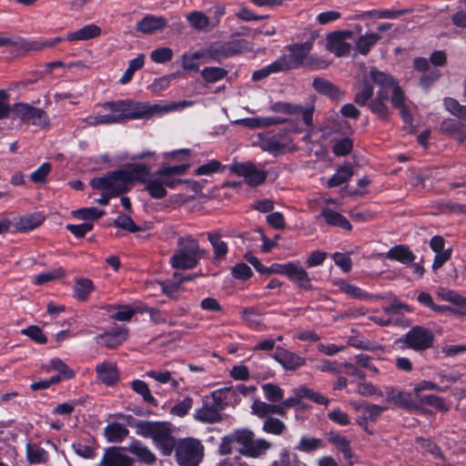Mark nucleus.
<instances>
[{
  "label": "nucleus",
  "mask_w": 466,
  "mask_h": 466,
  "mask_svg": "<svg viewBox=\"0 0 466 466\" xmlns=\"http://www.w3.org/2000/svg\"><path fill=\"white\" fill-rule=\"evenodd\" d=\"M237 443L239 454L258 459L267 454L272 448V443L264 438H255V433L248 429L235 431L233 433L222 438L218 447L221 455L230 454L232 452V445Z\"/></svg>",
  "instance_id": "f257e3e1"
},
{
  "label": "nucleus",
  "mask_w": 466,
  "mask_h": 466,
  "mask_svg": "<svg viewBox=\"0 0 466 466\" xmlns=\"http://www.w3.org/2000/svg\"><path fill=\"white\" fill-rule=\"evenodd\" d=\"M207 251L200 248L198 241L192 236L180 237L177 248L170 258V265L177 269H191L198 266Z\"/></svg>",
  "instance_id": "f03ea898"
},
{
  "label": "nucleus",
  "mask_w": 466,
  "mask_h": 466,
  "mask_svg": "<svg viewBox=\"0 0 466 466\" xmlns=\"http://www.w3.org/2000/svg\"><path fill=\"white\" fill-rule=\"evenodd\" d=\"M314 39L315 36L311 35L310 39L305 43L289 46L287 49L289 54L283 55L277 59L281 71H288L300 66H309L312 68L322 67L320 66L321 62H319L318 58L309 55L313 46Z\"/></svg>",
  "instance_id": "7ed1b4c3"
},
{
  "label": "nucleus",
  "mask_w": 466,
  "mask_h": 466,
  "mask_svg": "<svg viewBox=\"0 0 466 466\" xmlns=\"http://www.w3.org/2000/svg\"><path fill=\"white\" fill-rule=\"evenodd\" d=\"M226 394L223 390H216L205 396L202 406L195 410L194 418L203 423H218L223 420L221 411L227 407Z\"/></svg>",
  "instance_id": "20e7f679"
},
{
  "label": "nucleus",
  "mask_w": 466,
  "mask_h": 466,
  "mask_svg": "<svg viewBox=\"0 0 466 466\" xmlns=\"http://www.w3.org/2000/svg\"><path fill=\"white\" fill-rule=\"evenodd\" d=\"M370 77L374 84L380 86L377 96L369 104L370 109L380 118L386 119L389 116L387 101L389 99V87L393 86V77L387 73L370 67Z\"/></svg>",
  "instance_id": "39448f33"
},
{
  "label": "nucleus",
  "mask_w": 466,
  "mask_h": 466,
  "mask_svg": "<svg viewBox=\"0 0 466 466\" xmlns=\"http://www.w3.org/2000/svg\"><path fill=\"white\" fill-rule=\"evenodd\" d=\"M253 50V44L247 39H235L228 42L214 43L206 50V55L215 61H219Z\"/></svg>",
  "instance_id": "423d86ee"
},
{
  "label": "nucleus",
  "mask_w": 466,
  "mask_h": 466,
  "mask_svg": "<svg viewBox=\"0 0 466 466\" xmlns=\"http://www.w3.org/2000/svg\"><path fill=\"white\" fill-rule=\"evenodd\" d=\"M175 449L176 459L180 466H198L203 459L204 446L197 439L180 440Z\"/></svg>",
  "instance_id": "0eeeda50"
},
{
  "label": "nucleus",
  "mask_w": 466,
  "mask_h": 466,
  "mask_svg": "<svg viewBox=\"0 0 466 466\" xmlns=\"http://www.w3.org/2000/svg\"><path fill=\"white\" fill-rule=\"evenodd\" d=\"M434 336L431 329L415 326L406 334L400 338L397 343L401 349H410L415 351H421L432 347Z\"/></svg>",
  "instance_id": "6e6552de"
},
{
  "label": "nucleus",
  "mask_w": 466,
  "mask_h": 466,
  "mask_svg": "<svg viewBox=\"0 0 466 466\" xmlns=\"http://www.w3.org/2000/svg\"><path fill=\"white\" fill-rule=\"evenodd\" d=\"M125 106L126 105L124 100L105 103L102 106V108L108 113L97 116H89L86 117L84 121L88 126L122 123L127 120Z\"/></svg>",
  "instance_id": "1a4fd4ad"
},
{
  "label": "nucleus",
  "mask_w": 466,
  "mask_h": 466,
  "mask_svg": "<svg viewBox=\"0 0 466 466\" xmlns=\"http://www.w3.org/2000/svg\"><path fill=\"white\" fill-rule=\"evenodd\" d=\"M93 188L106 192L116 197L129 189L127 179L122 170L114 171L105 177L93 178L90 182Z\"/></svg>",
  "instance_id": "9d476101"
},
{
  "label": "nucleus",
  "mask_w": 466,
  "mask_h": 466,
  "mask_svg": "<svg viewBox=\"0 0 466 466\" xmlns=\"http://www.w3.org/2000/svg\"><path fill=\"white\" fill-rule=\"evenodd\" d=\"M14 118L20 119L23 123L46 127L49 126L47 114L41 108L35 107L25 103H16L12 106Z\"/></svg>",
  "instance_id": "9b49d317"
},
{
  "label": "nucleus",
  "mask_w": 466,
  "mask_h": 466,
  "mask_svg": "<svg viewBox=\"0 0 466 466\" xmlns=\"http://www.w3.org/2000/svg\"><path fill=\"white\" fill-rule=\"evenodd\" d=\"M258 144L263 151L277 156L289 147L291 139L286 131H281L270 136L259 135Z\"/></svg>",
  "instance_id": "f8f14e48"
},
{
  "label": "nucleus",
  "mask_w": 466,
  "mask_h": 466,
  "mask_svg": "<svg viewBox=\"0 0 466 466\" xmlns=\"http://www.w3.org/2000/svg\"><path fill=\"white\" fill-rule=\"evenodd\" d=\"M150 439L165 456H169L175 449L176 440L167 422L157 421Z\"/></svg>",
  "instance_id": "ddd939ff"
},
{
  "label": "nucleus",
  "mask_w": 466,
  "mask_h": 466,
  "mask_svg": "<svg viewBox=\"0 0 466 466\" xmlns=\"http://www.w3.org/2000/svg\"><path fill=\"white\" fill-rule=\"evenodd\" d=\"M230 169L238 176L243 177L246 183L251 187L262 184L267 178L266 171L257 168L251 162L235 163Z\"/></svg>",
  "instance_id": "4468645a"
},
{
  "label": "nucleus",
  "mask_w": 466,
  "mask_h": 466,
  "mask_svg": "<svg viewBox=\"0 0 466 466\" xmlns=\"http://www.w3.org/2000/svg\"><path fill=\"white\" fill-rule=\"evenodd\" d=\"M187 168V165L166 167L158 169L157 173L158 174L159 177H161V181L165 187H167L170 188H174L178 184H181L183 182L181 179L177 178L176 176L185 174Z\"/></svg>",
  "instance_id": "2eb2a0df"
},
{
  "label": "nucleus",
  "mask_w": 466,
  "mask_h": 466,
  "mask_svg": "<svg viewBox=\"0 0 466 466\" xmlns=\"http://www.w3.org/2000/svg\"><path fill=\"white\" fill-rule=\"evenodd\" d=\"M274 359L285 369L295 370L305 365V359L298 354L284 349H278L274 354Z\"/></svg>",
  "instance_id": "dca6fc26"
},
{
  "label": "nucleus",
  "mask_w": 466,
  "mask_h": 466,
  "mask_svg": "<svg viewBox=\"0 0 466 466\" xmlns=\"http://www.w3.org/2000/svg\"><path fill=\"white\" fill-rule=\"evenodd\" d=\"M287 277L300 289L309 290L312 288L310 278L299 262H289Z\"/></svg>",
  "instance_id": "f3484780"
},
{
  "label": "nucleus",
  "mask_w": 466,
  "mask_h": 466,
  "mask_svg": "<svg viewBox=\"0 0 466 466\" xmlns=\"http://www.w3.org/2000/svg\"><path fill=\"white\" fill-rule=\"evenodd\" d=\"M370 68L366 69L361 77V82L360 84V86L357 88L354 101L357 105L363 106L368 104V101L373 96V87L370 84L372 81V78L370 77Z\"/></svg>",
  "instance_id": "a211bd4d"
},
{
  "label": "nucleus",
  "mask_w": 466,
  "mask_h": 466,
  "mask_svg": "<svg viewBox=\"0 0 466 466\" xmlns=\"http://www.w3.org/2000/svg\"><path fill=\"white\" fill-rule=\"evenodd\" d=\"M167 25V21L165 17L147 15L137 23V30L146 35H151L164 29Z\"/></svg>",
  "instance_id": "6ab92c4d"
},
{
  "label": "nucleus",
  "mask_w": 466,
  "mask_h": 466,
  "mask_svg": "<svg viewBox=\"0 0 466 466\" xmlns=\"http://www.w3.org/2000/svg\"><path fill=\"white\" fill-rule=\"evenodd\" d=\"M133 460L120 451L119 448L106 451L98 466H132Z\"/></svg>",
  "instance_id": "aec40b11"
},
{
  "label": "nucleus",
  "mask_w": 466,
  "mask_h": 466,
  "mask_svg": "<svg viewBox=\"0 0 466 466\" xmlns=\"http://www.w3.org/2000/svg\"><path fill=\"white\" fill-rule=\"evenodd\" d=\"M391 92V104L400 110V113L406 123H411L412 116L405 103L403 91L393 79V86L389 87V93Z\"/></svg>",
  "instance_id": "412c9836"
},
{
  "label": "nucleus",
  "mask_w": 466,
  "mask_h": 466,
  "mask_svg": "<svg viewBox=\"0 0 466 466\" xmlns=\"http://www.w3.org/2000/svg\"><path fill=\"white\" fill-rule=\"evenodd\" d=\"M127 450L135 455L140 462L152 465L157 461L155 453L145 444L137 440H133Z\"/></svg>",
  "instance_id": "4be33fe9"
},
{
  "label": "nucleus",
  "mask_w": 466,
  "mask_h": 466,
  "mask_svg": "<svg viewBox=\"0 0 466 466\" xmlns=\"http://www.w3.org/2000/svg\"><path fill=\"white\" fill-rule=\"evenodd\" d=\"M97 378L106 385H113L119 379V373L115 362L105 361L96 367Z\"/></svg>",
  "instance_id": "5701e85b"
},
{
  "label": "nucleus",
  "mask_w": 466,
  "mask_h": 466,
  "mask_svg": "<svg viewBox=\"0 0 466 466\" xmlns=\"http://www.w3.org/2000/svg\"><path fill=\"white\" fill-rule=\"evenodd\" d=\"M312 86L317 92L327 96L330 99L340 101L344 98V93L325 78H315Z\"/></svg>",
  "instance_id": "b1692460"
},
{
  "label": "nucleus",
  "mask_w": 466,
  "mask_h": 466,
  "mask_svg": "<svg viewBox=\"0 0 466 466\" xmlns=\"http://www.w3.org/2000/svg\"><path fill=\"white\" fill-rule=\"evenodd\" d=\"M332 285L338 289V291L346 294L351 299L365 300L371 298V295L363 291L360 288L349 283L342 279H335Z\"/></svg>",
  "instance_id": "393cba45"
},
{
  "label": "nucleus",
  "mask_w": 466,
  "mask_h": 466,
  "mask_svg": "<svg viewBox=\"0 0 466 466\" xmlns=\"http://www.w3.org/2000/svg\"><path fill=\"white\" fill-rule=\"evenodd\" d=\"M190 27L199 32H210L211 19L202 11H193L186 15Z\"/></svg>",
  "instance_id": "a878e982"
},
{
  "label": "nucleus",
  "mask_w": 466,
  "mask_h": 466,
  "mask_svg": "<svg viewBox=\"0 0 466 466\" xmlns=\"http://www.w3.org/2000/svg\"><path fill=\"white\" fill-rule=\"evenodd\" d=\"M122 172L125 173V177L127 179V185L130 187L133 181H138L143 184L146 183L150 175V168L145 165L133 164L129 165L126 169H123Z\"/></svg>",
  "instance_id": "bb28decb"
},
{
  "label": "nucleus",
  "mask_w": 466,
  "mask_h": 466,
  "mask_svg": "<svg viewBox=\"0 0 466 466\" xmlns=\"http://www.w3.org/2000/svg\"><path fill=\"white\" fill-rule=\"evenodd\" d=\"M193 101L189 100H183L179 102H172L167 105H148L147 104V111H148V116L153 115H163L166 113H169L172 111H178L182 110L185 107L191 106L193 105Z\"/></svg>",
  "instance_id": "cd10ccee"
},
{
  "label": "nucleus",
  "mask_w": 466,
  "mask_h": 466,
  "mask_svg": "<svg viewBox=\"0 0 466 466\" xmlns=\"http://www.w3.org/2000/svg\"><path fill=\"white\" fill-rule=\"evenodd\" d=\"M327 48L338 56H343L350 52V45L334 32L327 36Z\"/></svg>",
  "instance_id": "c85d7f7f"
},
{
  "label": "nucleus",
  "mask_w": 466,
  "mask_h": 466,
  "mask_svg": "<svg viewBox=\"0 0 466 466\" xmlns=\"http://www.w3.org/2000/svg\"><path fill=\"white\" fill-rule=\"evenodd\" d=\"M144 184L146 185V189L148 194L153 198L161 199L167 194V189L161 181V177H159L157 172L150 174Z\"/></svg>",
  "instance_id": "c756f323"
},
{
  "label": "nucleus",
  "mask_w": 466,
  "mask_h": 466,
  "mask_svg": "<svg viewBox=\"0 0 466 466\" xmlns=\"http://www.w3.org/2000/svg\"><path fill=\"white\" fill-rule=\"evenodd\" d=\"M101 34V28L94 24L85 25L76 32H71L66 35V40L74 41H86L97 37Z\"/></svg>",
  "instance_id": "7c9ffc66"
},
{
  "label": "nucleus",
  "mask_w": 466,
  "mask_h": 466,
  "mask_svg": "<svg viewBox=\"0 0 466 466\" xmlns=\"http://www.w3.org/2000/svg\"><path fill=\"white\" fill-rule=\"evenodd\" d=\"M386 258L390 260L399 261L402 264H410L415 259L412 251L404 245H398L391 248L387 253Z\"/></svg>",
  "instance_id": "2f4dec72"
},
{
  "label": "nucleus",
  "mask_w": 466,
  "mask_h": 466,
  "mask_svg": "<svg viewBox=\"0 0 466 466\" xmlns=\"http://www.w3.org/2000/svg\"><path fill=\"white\" fill-rule=\"evenodd\" d=\"M127 338V329L121 328L117 329L113 332H107L102 335H99L96 339L99 342L100 340L110 349H114L122 344Z\"/></svg>",
  "instance_id": "473e14b6"
},
{
  "label": "nucleus",
  "mask_w": 466,
  "mask_h": 466,
  "mask_svg": "<svg viewBox=\"0 0 466 466\" xmlns=\"http://www.w3.org/2000/svg\"><path fill=\"white\" fill-rule=\"evenodd\" d=\"M320 216L325 219L326 223L329 226L339 227L346 230L351 229L350 221L341 214L329 208H324Z\"/></svg>",
  "instance_id": "72a5a7b5"
},
{
  "label": "nucleus",
  "mask_w": 466,
  "mask_h": 466,
  "mask_svg": "<svg viewBox=\"0 0 466 466\" xmlns=\"http://www.w3.org/2000/svg\"><path fill=\"white\" fill-rule=\"evenodd\" d=\"M43 221L44 218L41 215H26L16 218L14 226L18 231L27 232L39 227Z\"/></svg>",
  "instance_id": "f704fd0d"
},
{
  "label": "nucleus",
  "mask_w": 466,
  "mask_h": 466,
  "mask_svg": "<svg viewBox=\"0 0 466 466\" xmlns=\"http://www.w3.org/2000/svg\"><path fill=\"white\" fill-rule=\"evenodd\" d=\"M104 433L109 442H121L127 437L129 431L124 425L112 422L105 428Z\"/></svg>",
  "instance_id": "c9c22d12"
},
{
  "label": "nucleus",
  "mask_w": 466,
  "mask_h": 466,
  "mask_svg": "<svg viewBox=\"0 0 466 466\" xmlns=\"http://www.w3.org/2000/svg\"><path fill=\"white\" fill-rule=\"evenodd\" d=\"M127 119H139L148 116L147 104L124 100Z\"/></svg>",
  "instance_id": "e433bc0d"
},
{
  "label": "nucleus",
  "mask_w": 466,
  "mask_h": 466,
  "mask_svg": "<svg viewBox=\"0 0 466 466\" xmlns=\"http://www.w3.org/2000/svg\"><path fill=\"white\" fill-rule=\"evenodd\" d=\"M26 459L31 464L46 463L48 459L47 451L38 445H26Z\"/></svg>",
  "instance_id": "4c0bfd02"
},
{
  "label": "nucleus",
  "mask_w": 466,
  "mask_h": 466,
  "mask_svg": "<svg viewBox=\"0 0 466 466\" xmlns=\"http://www.w3.org/2000/svg\"><path fill=\"white\" fill-rule=\"evenodd\" d=\"M329 441L343 454L346 460L351 458L350 442L346 437L331 431L329 434Z\"/></svg>",
  "instance_id": "58836bf2"
},
{
  "label": "nucleus",
  "mask_w": 466,
  "mask_h": 466,
  "mask_svg": "<svg viewBox=\"0 0 466 466\" xmlns=\"http://www.w3.org/2000/svg\"><path fill=\"white\" fill-rule=\"evenodd\" d=\"M207 235L208 239L213 248L215 258H224L228 253L227 243L221 239L220 235L218 232H208Z\"/></svg>",
  "instance_id": "ea45409f"
},
{
  "label": "nucleus",
  "mask_w": 466,
  "mask_h": 466,
  "mask_svg": "<svg viewBox=\"0 0 466 466\" xmlns=\"http://www.w3.org/2000/svg\"><path fill=\"white\" fill-rule=\"evenodd\" d=\"M145 64V55L139 54L136 58L132 59L128 63V66L125 73L119 79L121 85L129 83L136 71L141 69Z\"/></svg>",
  "instance_id": "a19ab883"
},
{
  "label": "nucleus",
  "mask_w": 466,
  "mask_h": 466,
  "mask_svg": "<svg viewBox=\"0 0 466 466\" xmlns=\"http://www.w3.org/2000/svg\"><path fill=\"white\" fill-rule=\"evenodd\" d=\"M43 369L47 372L56 370L58 375L65 379H72L75 376V372L60 359L51 360Z\"/></svg>",
  "instance_id": "79ce46f5"
},
{
  "label": "nucleus",
  "mask_w": 466,
  "mask_h": 466,
  "mask_svg": "<svg viewBox=\"0 0 466 466\" xmlns=\"http://www.w3.org/2000/svg\"><path fill=\"white\" fill-rule=\"evenodd\" d=\"M146 376L154 379L159 383H170L172 389L176 390L179 387L181 379L177 380L172 377V373L168 370H149L146 373Z\"/></svg>",
  "instance_id": "37998d69"
},
{
  "label": "nucleus",
  "mask_w": 466,
  "mask_h": 466,
  "mask_svg": "<svg viewBox=\"0 0 466 466\" xmlns=\"http://www.w3.org/2000/svg\"><path fill=\"white\" fill-rule=\"evenodd\" d=\"M386 399L400 407H409L412 403V398L410 393L399 391L394 389H389L386 391Z\"/></svg>",
  "instance_id": "c03bdc74"
},
{
  "label": "nucleus",
  "mask_w": 466,
  "mask_h": 466,
  "mask_svg": "<svg viewBox=\"0 0 466 466\" xmlns=\"http://www.w3.org/2000/svg\"><path fill=\"white\" fill-rule=\"evenodd\" d=\"M323 447V440L319 438H308L306 436H302L295 449L302 452H311L322 449Z\"/></svg>",
  "instance_id": "a18cd8bd"
},
{
  "label": "nucleus",
  "mask_w": 466,
  "mask_h": 466,
  "mask_svg": "<svg viewBox=\"0 0 466 466\" xmlns=\"http://www.w3.org/2000/svg\"><path fill=\"white\" fill-rule=\"evenodd\" d=\"M352 176L353 171L350 166L340 167L328 181V187H338L350 180Z\"/></svg>",
  "instance_id": "49530a36"
},
{
  "label": "nucleus",
  "mask_w": 466,
  "mask_h": 466,
  "mask_svg": "<svg viewBox=\"0 0 466 466\" xmlns=\"http://www.w3.org/2000/svg\"><path fill=\"white\" fill-rule=\"evenodd\" d=\"M93 289V282L90 279H79L74 287L75 298L78 300H86Z\"/></svg>",
  "instance_id": "de8ad7c7"
},
{
  "label": "nucleus",
  "mask_w": 466,
  "mask_h": 466,
  "mask_svg": "<svg viewBox=\"0 0 466 466\" xmlns=\"http://www.w3.org/2000/svg\"><path fill=\"white\" fill-rule=\"evenodd\" d=\"M286 429V424L275 417H267L262 427L263 431L273 435H281Z\"/></svg>",
  "instance_id": "09e8293b"
},
{
  "label": "nucleus",
  "mask_w": 466,
  "mask_h": 466,
  "mask_svg": "<svg viewBox=\"0 0 466 466\" xmlns=\"http://www.w3.org/2000/svg\"><path fill=\"white\" fill-rule=\"evenodd\" d=\"M380 35L377 34H367L364 35H361L357 43L356 46L358 51L361 55H367L370 48L380 39Z\"/></svg>",
  "instance_id": "8fccbe9b"
},
{
  "label": "nucleus",
  "mask_w": 466,
  "mask_h": 466,
  "mask_svg": "<svg viewBox=\"0 0 466 466\" xmlns=\"http://www.w3.org/2000/svg\"><path fill=\"white\" fill-rule=\"evenodd\" d=\"M65 276V270L57 268L49 271H46L35 276L34 283L36 285H45L48 282L62 279Z\"/></svg>",
  "instance_id": "3c124183"
},
{
  "label": "nucleus",
  "mask_w": 466,
  "mask_h": 466,
  "mask_svg": "<svg viewBox=\"0 0 466 466\" xmlns=\"http://www.w3.org/2000/svg\"><path fill=\"white\" fill-rule=\"evenodd\" d=\"M228 72L221 67L209 66L205 67L200 75L203 79L208 83H215L223 79L227 76Z\"/></svg>",
  "instance_id": "603ef678"
},
{
  "label": "nucleus",
  "mask_w": 466,
  "mask_h": 466,
  "mask_svg": "<svg viewBox=\"0 0 466 466\" xmlns=\"http://www.w3.org/2000/svg\"><path fill=\"white\" fill-rule=\"evenodd\" d=\"M299 394L300 397H303V399H309L315 403L324 405L326 407L329 406L330 402V400L321 393L314 391L304 386L299 388Z\"/></svg>",
  "instance_id": "864d4df0"
},
{
  "label": "nucleus",
  "mask_w": 466,
  "mask_h": 466,
  "mask_svg": "<svg viewBox=\"0 0 466 466\" xmlns=\"http://www.w3.org/2000/svg\"><path fill=\"white\" fill-rule=\"evenodd\" d=\"M132 389L134 391H136L137 394L141 395L143 397V400L149 404L156 405L157 400L154 398V396L151 394V391L147 386V384L139 380H134L132 383Z\"/></svg>",
  "instance_id": "5fc2aeb1"
},
{
  "label": "nucleus",
  "mask_w": 466,
  "mask_h": 466,
  "mask_svg": "<svg viewBox=\"0 0 466 466\" xmlns=\"http://www.w3.org/2000/svg\"><path fill=\"white\" fill-rule=\"evenodd\" d=\"M105 212L96 208H83L73 211L74 217L83 220H96L103 217Z\"/></svg>",
  "instance_id": "6e6d98bb"
},
{
  "label": "nucleus",
  "mask_w": 466,
  "mask_h": 466,
  "mask_svg": "<svg viewBox=\"0 0 466 466\" xmlns=\"http://www.w3.org/2000/svg\"><path fill=\"white\" fill-rule=\"evenodd\" d=\"M266 399L270 402H277L283 399V390L276 384L266 383L261 386Z\"/></svg>",
  "instance_id": "4d7b16f0"
},
{
  "label": "nucleus",
  "mask_w": 466,
  "mask_h": 466,
  "mask_svg": "<svg viewBox=\"0 0 466 466\" xmlns=\"http://www.w3.org/2000/svg\"><path fill=\"white\" fill-rule=\"evenodd\" d=\"M157 423V421L137 420L132 427L137 435L150 439Z\"/></svg>",
  "instance_id": "13d9d810"
},
{
  "label": "nucleus",
  "mask_w": 466,
  "mask_h": 466,
  "mask_svg": "<svg viewBox=\"0 0 466 466\" xmlns=\"http://www.w3.org/2000/svg\"><path fill=\"white\" fill-rule=\"evenodd\" d=\"M204 54L196 52L191 55H185L183 57L182 66L187 71L198 72L199 70L198 59L201 58Z\"/></svg>",
  "instance_id": "bf43d9fd"
},
{
  "label": "nucleus",
  "mask_w": 466,
  "mask_h": 466,
  "mask_svg": "<svg viewBox=\"0 0 466 466\" xmlns=\"http://www.w3.org/2000/svg\"><path fill=\"white\" fill-rule=\"evenodd\" d=\"M279 72H282V71L279 67L278 61L275 60L268 66H267L259 70L255 71L252 74V79L254 81H259V80L268 76L270 74L279 73Z\"/></svg>",
  "instance_id": "052dcab7"
},
{
  "label": "nucleus",
  "mask_w": 466,
  "mask_h": 466,
  "mask_svg": "<svg viewBox=\"0 0 466 466\" xmlns=\"http://www.w3.org/2000/svg\"><path fill=\"white\" fill-rule=\"evenodd\" d=\"M173 52L169 47H160L152 51L150 57L155 63L162 64L171 60Z\"/></svg>",
  "instance_id": "680f3d73"
},
{
  "label": "nucleus",
  "mask_w": 466,
  "mask_h": 466,
  "mask_svg": "<svg viewBox=\"0 0 466 466\" xmlns=\"http://www.w3.org/2000/svg\"><path fill=\"white\" fill-rule=\"evenodd\" d=\"M114 224L116 227L128 230L129 232H137L140 230V228L137 227L133 219L127 215L118 216Z\"/></svg>",
  "instance_id": "e2e57ef3"
},
{
  "label": "nucleus",
  "mask_w": 466,
  "mask_h": 466,
  "mask_svg": "<svg viewBox=\"0 0 466 466\" xmlns=\"http://www.w3.org/2000/svg\"><path fill=\"white\" fill-rule=\"evenodd\" d=\"M221 167V163L218 160H210L208 163L199 166L195 170L197 176H207L216 173Z\"/></svg>",
  "instance_id": "0e129e2a"
},
{
  "label": "nucleus",
  "mask_w": 466,
  "mask_h": 466,
  "mask_svg": "<svg viewBox=\"0 0 466 466\" xmlns=\"http://www.w3.org/2000/svg\"><path fill=\"white\" fill-rule=\"evenodd\" d=\"M362 409L363 416L370 420H374L380 417L387 408L376 404H364Z\"/></svg>",
  "instance_id": "69168bd1"
},
{
  "label": "nucleus",
  "mask_w": 466,
  "mask_h": 466,
  "mask_svg": "<svg viewBox=\"0 0 466 466\" xmlns=\"http://www.w3.org/2000/svg\"><path fill=\"white\" fill-rule=\"evenodd\" d=\"M328 418L340 426H347L350 423L349 415L339 409H334L328 413Z\"/></svg>",
  "instance_id": "338daca9"
},
{
  "label": "nucleus",
  "mask_w": 466,
  "mask_h": 466,
  "mask_svg": "<svg viewBox=\"0 0 466 466\" xmlns=\"http://www.w3.org/2000/svg\"><path fill=\"white\" fill-rule=\"evenodd\" d=\"M193 400L190 397H187L178 403H177L172 409L171 412L177 416L183 417L192 408Z\"/></svg>",
  "instance_id": "774afa93"
}]
</instances>
